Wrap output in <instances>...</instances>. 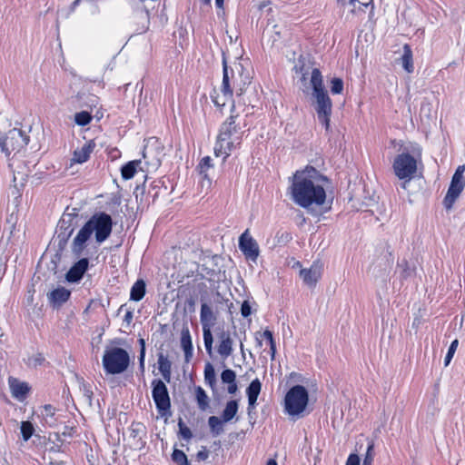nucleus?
Instances as JSON below:
<instances>
[{"mask_svg":"<svg viewBox=\"0 0 465 465\" xmlns=\"http://www.w3.org/2000/svg\"><path fill=\"white\" fill-rule=\"evenodd\" d=\"M322 276V265L319 262H313L309 269H302L300 277L308 286H314Z\"/></svg>","mask_w":465,"mask_h":465,"instance_id":"nucleus-19","label":"nucleus"},{"mask_svg":"<svg viewBox=\"0 0 465 465\" xmlns=\"http://www.w3.org/2000/svg\"><path fill=\"white\" fill-rule=\"evenodd\" d=\"M236 117L231 115L221 125L217 141L214 146V154L219 157L223 156V161L235 149L236 145L241 143V134L238 124H236Z\"/></svg>","mask_w":465,"mask_h":465,"instance_id":"nucleus-4","label":"nucleus"},{"mask_svg":"<svg viewBox=\"0 0 465 465\" xmlns=\"http://www.w3.org/2000/svg\"><path fill=\"white\" fill-rule=\"evenodd\" d=\"M94 147L95 143L93 140L88 141L82 147L74 150L72 161L76 163H85L90 158V154L94 151Z\"/></svg>","mask_w":465,"mask_h":465,"instance_id":"nucleus-22","label":"nucleus"},{"mask_svg":"<svg viewBox=\"0 0 465 465\" xmlns=\"http://www.w3.org/2000/svg\"><path fill=\"white\" fill-rule=\"evenodd\" d=\"M262 336L268 341L269 344L272 343V342H275L274 339H273L272 332L271 331H269V330H265L263 331V333L262 334Z\"/></svg>","mask_w":465,"mask_h":465,"instance_id":"nucleus-51","label":"nucleus"},{"mask_svg":"<svg viewBox=\"0 0 465 465\" xmlns=\"http://www.w3.org/2000/svg\"><path fill=\"white\" fill-rule=\"evenodd\" d=\"M80 390L83 392V395L85 397V399L88 401L89 403H91L92 397H93V391L91 390L90 385L83 382L80 385Z\"/></svg>","mask_w":465,"mask_h":465,"instance_id":"nucleus-44","label":"nucleus"},{"mask_svg":"<svg viewBox=\"0 0 465 465\" xmlns=\"http://www.w3.org/2000/svg\"><path fill=\"white\" fill-rule=\"evenodd\" d=\"M200 321L203 326V336L204 347L207 353L213 354V337L212 334V327L215 324L216 316L213 309L207 304L203 303L201 306Z\"/></svg>","mask_w":465,"mask_h":465,"instance_id":"nucleus-11","label":"nucleus"},{"mask_svg":"<svg viewBox=\"0 0 465 465\" xmlns=\"http://www.w3.org/2000/svg\"><path fill=\"white\" fill-rule=\"evenodd\" d=\"M164 154V147L158 138L150 137L145 140L143 157L146 160L148 165L153 168L159 167Z\"/></svg>","mask_w":465,"mask_h":465,"instance_id":"nucleus-12","label":"nucleus"},{"mask_svg":"<svg viewBox=\"0 0 465 465\" xmlns=\"http://www.w3.org/2000/svg\"><path fill=\"white\" fill-rule=\"evenodd\" d=\"M327 181V178L312 166L296 171L291 186L292 201L312 213L313 206H321L325 203L324 185Z\"/></svg>","mask_w":465,"mask_h":465,"instance_id":"nucleus-1","label":"nucleus"},{"mask_svg":"<svg viewBox=\"0 0 465 465\" xmlns=\"http://www.w3.org/2000/svg\"><path fill=\"white\" fill-rule=\"evenodd\" d=\"M45 360V357L42 354L38 353L29 358V364L33 365L34 367H37L39 365H42Z\"/></svg>","mask_w":465,"mask_h":465,"instance_id":"nucleus-45","label":"nucleus"},{"mask_svg":"<svg viewBox=\"0 0 465 465\" xmlns=\"http://www.w3.org/2000/svg\"><path fill=\"white\" fill-rule=\"evenodd\" d=\"M401 65L404 70L408 73H412L414 70L413 61H412V51L409 45L405 44L403 45V54L401 55Z\"/></svg>","mask_w":465,"mask_h":465,"instance_id":"nucleus-28","label":"nucleus"},{"mask_svg":"<svg viewBox=\"0 0 465 465\" xmlns=\"http://www.w3.org/2000/svg\"><path fill=\"white\" fill-rule=\"evenodd\" d=\"M195 397L199 409L205 411L209 406V398L202 387L195 389Z\"/></svg>","mask_w":465,"mask_h":465,"instance_id":"nucleus-32","label":"nucleus"},{"mask_svg":"<svg viewBox=\"0 0 465 465\" xmlns=\"http://www.w3.org/2000/svg\"><path fill=\"white\" fill-rule=\"evenodd\" d=\"M392 262L387 259L377 260L370 267L371 275L376 279L385 280L391 269Z\"/></svg>","mask_w":465,"mask_h":465,"instance_id":"nucleus-20","label":"nucleus"},{"mask_svg":"<svg viewBox=\"0 0 465 465\" xmlns=\"http://www.w3.org/2000/svg\"><path fill=\"white\" fill-rule=\"evenodd\" d=\"M270 351H271L272 360H273L275 357V353H276L275 342L270 343Z\"/></svg>","mask_w":465,"mask_h":465,"instance_id":"nucleus-57","label":"nucleus"},{"mask_svg":"<svg viewBox=\"0 0 465 465\" xmlns=\"http://www.w3.org/2000/svg\"><path fill=\"white\" fill-rule=\"evenodd\" d=\"M345 465H360V457L355 453L350 454Z\"/></svg>","mask_w":465,"mask_h":465,"instance_id":"nucleus-47","label":"nucleus"},{"mask_svg":"<svg viewBox=\"0 0 465 465\" xmlns=\"http://www.w3.org/2000/svg\"><path fill=\"white\" fill-rule=\"evenodd\" d=\"M145 292V282L142 279L137 280L131 288L130 300L134 302L141 301L144 297Z\"/></svg>","mask_w":465,"mask_h":465,"instance_id":"nucleus-25","label":"nucleus"},{"mask_svg":"<svg viewBox=\"0 0 465 465\" xmlns=\"http://www.w3.org/2000/svg\"><path fill=\"white\" fill-rule=\"evenodd\" d=\"M339 3H341V5H346V0H337ZM355 3H356V0H348V4L352 5L353 7H355ZM352 13L355 12V8H353L351 10Z\"/></svg>","mask_w":465,"mask_h":465,"instance_id":"nucleus-56","label":"nucleus"},{"mask_svg":"<svg viewBox=\"0 0 465 465\" xmlns=\"http://www.w3.org/2000/svg\"><path fill=\"white\" fill-rule=\"evenodd\" d=\"M224 0H215V5L218 8H223Z\"/></svg>","mask_w":465,"mask_h":465,"instance_id":"nucleus-61","label":"nucleus"},{"mask_svg":"<svg viewBox=\"0 0 465 465\" xmlns=\"http://www.w3.org/2000/svg\"><path fill=\"white\" fill-rule=\"evenodd\" d=\"M248 397V411L253 410L257 404L258 397L247 396Z\"/></svg>","mask_w":465,"mask_h":465,"instance_id":"nucleus-49","label":"nucleus"},{"mask_svg":"<svg viewBox=\"0 0 465 465\" xmlns=\"http://www.w3.org/2000/svg\"><path fill=\"white\" fill-rule=\"evenodd\" d=\"M310 82L312 88L314 109L318 121L324 126L326 131H329L332 103L324 88L322 75L318 68L312 69Z\"/></svg>","mask_w":465,"mask_h":465,"instance_id":"nucleus-3","label":"nucleus"},{"mask_svg":"<svg viewBox=\"0 0 465 465\" xmlns=\"http://www.w3.org/2000/svg\"><path fill=\"white\" fill-rule=\"evenodd\" d=\"M88 258L82 256L66 272V281L69 282H78L88 270Z\"/></svg>","mask_w":465,"mask_h":465,"instance_id":"nucleus-17","label":"nucleus"},{"mask_svg":"<svg viewBox=\"0 0 465 465\" xmlns=\"http://www.w3.org/2000/svg\"><path fill=\"white\" fill-rule=\"evenodd\" d=\"M74 229H71L67 233L64 232V233H59L58 234V238H62V240L64 242H66L68 240V238L71 236L72 232H73Z\"/></svg>","mask_w":465,"mask_h":465,"instance_id":"nucleus-55","label":"nucleus"},{"mask_svg":"<svg viewBox=\"0 0 465 465\" xmlns=\"http://www.w3.org/2000/svg\"><path fill=\"white\" fill-rule=\"evenodd\" d=\"M238 390L236 381H232V383H228L227 391L230 394H234Z\"/></svg>","mask_w":465,"mask_h":465,"instance_id":"nucleus-52","label":"nucleus"},{"mask_svg":"<svg viewBox=\"0 0 465 465\" xmlns=\"http://www.w3.org/2000/svg\"><path fill=\"white\" fill-rule=\"evenodd\" d=\"M20 429H21V433H22L23 439L25 441L28 440L32 437V435L35 431L34 426L30 421H22Z\"/></svg>","mask_w":465,"mask_h":465,"instance_id":"nucleus-38","label":"nucleus"},{"mask_svg":"<svg viewBox=\"0 0 465 465\" xmlns=\"http://www.w3.org/2000/svg\"><path fill=\"white\" fill-rule=\"evenodd\" d=\"M71 296V291L64 287H58L47 293V299L54 309L60 308Z\"/></svg>","mask_w":465,"mask_h":465,"instance_id":"nucleus-18","label":"nucleus"},{"mask_svg":"<svg viewBox=\"0 0 465 465\" xmlns=\"http://www.w3.org/2000/svg\"><path fill=\"white\" fill-rule=\"evenodd\" d=\"M401 180L402 181V183L401 184V188L404 189V190L407 189V186H408V184H409V183L411 182V179H407V180L406 179H401Z\"/></svg>","mask_w":465,"mask_h":465,"instance_id":"nucleus-59","label":"nucleus"},{"mask_svg":"<svg viewBox=\"0 0 465 465\" xmlns=\"http://www.w3.org/2000/svg\"><path fill=\"white\" fill-rule=\"evenodd\" d=\"M139 343L141 345V349L145 350V341H144V340L143 339H140L139 340Z\"/></svg>","mask_w":465,"mask_h":465,"instance_id":"nucleus-63","label":"nucleus"},{"mask_svg":"<svg viewBox=\"0 0 465 465\" xmlns=\"http://www.w3.org/2000/svg\"><path fill=\"white\" fill-rule=\"evenodd\" d=\"M197 170L203 180V183L210 186L212 183L210 171H213V159L210 156H204L197 165Z\"/></svg>","mask_w":465,"mask_h":465,"instance_id":"nucleus-23","label":"nucleus"},{"mask_svg":"<svg viewBox=\"0 0 465 465\" xmlns=\"http://www.w3.org/2000/svg\"><path fill=\"white\" fill-rule=\"evenodd\" d=\"M465 172V164L459 165L452 175L453 178L464 179L463 173Z\"/></svg>","mask_w":465,"mask_h":465,"instance_id":"nucleus-48","label":"nucleus"},{"mask_svg":"<svg viewBox=\"0 0 465 465\" xmlns=\"http://www.w3.org/2000/svg\"><path fill=\"white\" fill-rule=\"evenodd\" d=\"M138 431H139V429H138V428H136V429H134H134H132V435H133L134 437H135V436H136V433H137Z\"/></svg>","mask_w":465,"mask_h":465,"instance_id":"nucleus-64","label":"nucleus"},{"mask_svg":"<svg viewBox=\"0 0 465 465\" xmlns=\"http://www.w3.org/2000/svg\"><path fill=\"white\" fill-rule=\"evenodd\" d=\"M181 346L184 351L185 360L188 361L193 356V342L188 329L182 331Z\"/></svg>","mask_w":465,"mask_h":465,"instance_id":"nucleus-27","label":"nucleus"},{"mask_svg":"<svg viewBox=\"0 0 465 465\" xmlns=\"http://www.w3.org/2000/svg\"><path fill=\"white\" fill-rule=\"evenodd\" d=\"M421 159V149L413 147L411 153L403 151L397 154L392 163L394 174L399 179H413L418 170V163Z\"/></svg>","mask_w":465,"mask_h":465,"instance_id":"nucleus-5","label":"nucleus"},{"mask_svg":"<svg viewBox=\"0 0 465 465\" xmlns=\"http://www.w3.org/2000/svg\"><path fill=\"white\" fill-rule=\"evenodd\" d=\"M196 456L199 460H205L208 458V452L205 450H200Z\"/></svg>","mask_w":465,"mask_h":465,"instance_id":"nucleus-54","label":"nucleus"},{"mask_svg":"<svg viewBox=\"0 0 465 465\" xmlns=\"http://www.w3.org/2000/svg\"><path fill=\"white\" fill-rule=\"evenodd\" d=\"M55 412L56 409L51 404H46L42 409L41 415L49 426H53L55 422Z\"/></svg>","mask_w":465,"mask_h":465,"instance_id":"nucleus-31","label":"nucleus"},{"mask_svg":"<svg viewBox=\"0 0 465 465\" xmlns=\"http://www.w3.org/2000/svg\"><path fill=\"white\" fill-rule=\"evenodd\" d=\"M239 404L236 400L229 401L222 413V419L223 422L231 421L238 412Z\"/></svg>","mask_w":465,"mask_h":465,"instance_id":"nucleus-26","label":"nucleus"},{"mask_svg":"<svg viewBox=\"0 0 465 465\" xmlns=\"http://www.w3.org/2000/svg\"><path fill=\"white\" fill-rule=\"evenodd\" d=\"M93 117L87 111H81L74 114V123L80 126H85L90 124Z\"/></svg>","mask_w":465,"mask_h":465,"instance_id":"nucleus-34","label":"nucleus"},{"mask_svg":"<svg viewBox=\"0 0 465 465\" xmlns=\"http://www.w3.org/2000/svg\"><path fill=\"white\" fill-rule=\"evenodd\" d=\"M331 91L334 94H339L343 90V82L341 78H333L331 80Z\"/></svg>","mask_w":465,"mask_h":465,"instance_id":"nucleus-43","label":"nucleus"},{"mask_svg":"<svg viewBox=\"0 0 465 465\" xmlns=\"http://www.w3.org/2000/svg\"><path fill=\"white\" fill-rule=\"evenodd\" d=\"M172 460L178 465H191L185 453L178 449H174L172 453Z\"/></svg>","mask_w":465,"mask_h":465,"instance_id":"nucleus-35","label":"nucleus"},{"mask_svg":"<svg viewBox=\"0 0 465 465\" xmlns=\"http://www.w3.org/2000/svg\"><path fill=\"white\" fill-rule=\"evenodd\" d=\"M413 270L409 267L406 260H402L401 262H398V272L401 279L409 278Z\"/></svg>","mask_w":465,"mask_h":465,"instance_id":"nucleus-37","label":"nucleus"},{"mask_svg":"<svg viewBox=\"0 0 465 465\" xmlns=\"http://www.w3.org/2000/svg\"><path fill=\"white\" fill-rule=\"evenodd\" d=\"M29 140V136L22 130L14 128L9 130L4 137H0V149L8 156L12 152H19L25 147Z\"/></svg>","mask_w":465,"mask_h":465,"instance_id":"nucleus-10","label":"nucleus"},{"mask_svg":"<svg viewBox=\"0 0 465 465\" xmlns=\"http://www.w3.org/2000/svg\"><path fill=\"white\" fill-rule=\"evenodd\" d=\"M223 75L221 88L223 94L220 95L216 90L210 94L213 103L217 107L224 106L226 102L232 99L233 93L238 97L243 95L252 83L249 73L244 72L241 64H235L233 67H228L225 58H223Z\"/></svg>","mask_w":465,"mask_h":465,"instance_id":"nucleus-2","label":"nucleus"},{"mask_svg":"<svg viewBox=\"0 0 465 465\" xmlns=\"http://www.w3.org/2000/svg\"><path fill=\"white\" fill-rule=\"evenodd\" d=\"M97 100H98V98H97L95 95H92V96L90 97L91 104H92L93 106H95V105H96V104H97Z\"/></svg>","mask_w":465,"mask_h":465,"instance_id":"nucleus-60","label":"nucleus"},{"mask_svg":"<svg viewBox=\"0 0 465 465\" xmlns=\"http://www.w3.org/2000/svg\"><path fill=\"white\" fill-rule=\"evenodd\" d=\"M152 397L156 410L161 417L168 418L171 416V399L168 388L163 381L154 379L151 382Z\"/></svg>","mask_w":465,"mask_h":465,"instance_id":"nucleus-9","label":"nucleus"},{"mask_svg":"<svg viewBox=\"0 0 465 465\" xmlns=\"http://www.w3.org/2000/svg\"><path fill=\"white\" fill-rule=\"evenodd\" d=\"M266 465H277V462L275 460L273 459H270L268 461H267V464Z\"/></svg>","mask_w":465,"mask_h":465,"instance_id":"nucleus-62","label":"nucleus"},{"mask_svg":"<svg viewBox=\"0 0 465 465\" xmlns=\"http://www.w3.org/2000/svg\"><path fill=\"white\" fill-rule=\"evenodd\" d=\"M221 380L223 383H232V381H236V373L231 369H226L223 371Z\"/></svg>","mask_w":465,"mask_h":465,"instance_id":"nucleus-40","label":"nucleus"},{"mask_svg":"<svg viewBox=\"0 0 465 465\" xmlns=\"http://www.w3.org/2000/svg\"><path fill=\"white\" fill-rule=\"evenodd\" d=\"M219 344L217 346V352L223 360H226L233 352V340L230 331H221L218 335Z\"/></svg>","mask_w":465,"mask_h":465,"instance_id":"nucleus-16","label":"nucleus"},{"mask_svg":"<svg viewBox=\"0 0 465 465\" xmlns=\"http://www.w3.org/2000/svg\"><path fill=\"white\" fill-rule=\"evenodd\" d=\"M239 249L247 260L256 262L260 254L257 242L250 235L249 230H245L239 237Z\"/></svg>","mask_w":465,"mask_h":465,"instance_id":"nucleus-13","label":"nucleus"},{"mask_svg":"<svg viewBox=\"0 0 465 465\" xmlns=\"http://www.w3.org/2000/svg\"><path fill=\"white\" fill-rule=\"evenodd\" d=\"M130 363L128 352L119 347L105 350L103 356V366L107 374H120L125 371Z\"/></svg>","mask_w":465,"mask_h":465,"instance_id":"nucleus-7","label":"nucleus"},{"mask_svg":"<svg viewBox=\"0 0 465 465\" xmlns=\"http://www.w3.org/2000/svg\"><path fill=\"white\" fill-rule=\"evenodd\" d=\"M251 313H252L251 305L248 301H244L241 306V314L242 317L246 318V317L250 316Z\"/></svg>","mask_w":465,"mask_h":465,"instance_id":"nucleus-46","label":"nucleus"},{"mask_svg":"<svg viewBox=\"0 0 465 465\" xmlns=\"http://www.w3.org/2000/svg\"><path fill=\"white\" fill-rule=\"evenodd\" d=\"M465 187V179L451 178L448 192L444 197L443 204L450 210Z\"/></svg>","mask_w":465,"mask_h":465,"instance_id":"nucleus-15","label":"nucleus"},{"mask_svg":"<svg viewBox=\"0 0 465 465\" xmlns=\"http://www.w3.org/2000/svg\"><path fill=\"white\" fill-rule=\"evenodd\" d=\"M204 380L212 389H214L216 385V376L213 366L208 362L204 368Z\"/></svg>","mask_w":465,"mask_h":465,"instance_id":"nucleus-33","label":"nucleus"},{"mask_svg":"<svg viewBox=\"0 0 465 465\" xmlns=\"http://www.w3.org/2000/svg\"><path fill=\"white\" fill-rule=\"evenodd\" d=\"M84 227L90 232L91 236L93 233L94 234L95 242L100 245L105 242L112 233L113 219L108 213L98 212L90 217L84 224Z\"/></svg>","mask_w":465,"mask_h":465,"instance_id":"nucleus-6","label":"nucleus"},{"mask_svg":"<svg viewBox=\"0 0 465 465\" xmlns=\"http://www.w3.org/2000/svg\"><path fill=\"white\" fill-rule=\"evenodd\" d=\"M223 421L222 418L216 416L209 417L208 425L213 436H219L221 433L223 432Z\"/></svg>","mask_w":465,"mask_h":465,"instance_id":"nucleus-30","label":"nucleus"},{"mask_svg":"<svg viewBox=\"0 0 465 465\" xmlns=\"http://www.w3.org/2000/svg\"><path fill=\"white\" fill-rule=\"evenodd\" d=\"M458 344H459V341L456 339L454 340L450 347H449V350H448V352L445 356V359H444V364L445 366H448L451 361V359L453 358L454 354H455V351L458 348Z\"/></svg>","mask_w":465,"mask_h":465,"instance_id":"nucleus-41","label":"nucleus"},{"mask_svg":"<svg viewBox=\"0 0 465 465\" xmlns=\"http://www.w3.org/2000/svg\"><path fill=\"white\" fill-rule=\"evenodd\" d=\"M141 164V160L130 161L121 168V174L124 180L132 179L136 173L137 168Z\"/></svg>","mask_w":465,"mask_h":465,"instance_id":"nucleus-29","label":"nucleus"},{"mask_svg":"<svg viewBox=\"0 0 465 465\" xmlns=\"http://www.w3.org/2000/svg\"><path fill=\"white\" fill-rule=\"evenodd\" d=\"M262 390V383L258 378L252 381L246 389L247 396L259 397Z\"/></svg>","mask_w":465,"mask_h":465,"instance_id":"nucleus-36","label":"nucleus"},{"mask_svg":"<svg viewBox=\"0 0 465 465\" xmlns=\"http://www.w3.org/2000/svg\"><path fill=\"white\" fill-rule=\"evenodd\" d=\"M373 459H374V443L372 441H371L368 444L365 457L363 460V463L371 465Z\"/></svg>","mask_w":465,"mask_h":465,"instance_id":"nucleus-42","label":"nucleus"},{"mask_svg":"<svg viewBox=\"0 0 465 465\" xmlns=\"http://www.w3.org/2000/svg\"><path fill=\"white\" fill-rule=\"evenodd\" d=\"M8 382L12 396L18 401H24L30 391L28 383L15 378H9Z\"/></svg>","mask_w":465,"mask_h":465,"instance_id":"nucleus-21","label":"nucleus"},{"mask_svg":"<svg viewBox=\"0 0 465 465\" xmlns=\"http://www.w3.org/2000/svg\"><path fill=\"white\" fill-rule=\"evenodd\" d=\"M356 2L359 3L361 6L368 7L371 5V8H373V0H356Z\"/></svg>","mask_w":465,"mask_h":465,"instance_id":"nucleus-53","label":"nucleus"},{"mask_svg":"<svg viewBox=\"0 0 465 465\" xmlns=\"http://www.w3.org/2000/svg\"><path fill=\"white\" fill-rule=\"evenodd\" d=\"M309 401V394L302 385L292 387L285 395L284 408L290 416H300L305 411Z\"/></svg>","mask_w":465,"mask_h":465,"instance_id":"nucleus-8","label":"nucleus"},{"mask_svg":"<svg viewBox=\"0 0 465 465\" xmlns=\"http://www.w3.org/2000/svg\"><path fill=\"white\" fill-rule=\"evenodd\" d=\"M91 237L90 232L84 226L79 230L71 244V252L75 257L87 255L86 248Z\"/></svg>","mask_w":465,"mask_h":465,"instance_id":"nucleus-14","label":"nucleus"},{"mask_svg":"<svg viewBox=\"0 0 465 465\" xmlns=\"http://www.w3.org/2000/svg\"><path fill=\"white\" fill-rule=\"evenodd\" d=\"M157 363L163 379L170 382L172 377V362L168 359V356L164 355L163 352L158 353Z\"/></svg>","mask_w":465,"mask_h":465,"instance_id":"nucleus-24","label":"nucleus"},{"mask_svg":"<svg viewBox=\"0 0 465 465\" xmlns=\"http://www.w3.org/2000/svg\"><path fill=\"white\" fill-rule=\"evenodd\" d=\"M144 359H145V350L141 349L138 360H139V367L143 371H144Z\"/></svg>","mask_w":465,"mask_h":465,"instance_id":"nucleus-50","label":"nucleus"},{"mask_svg":"<svg viewBox=\"0 0 465 465\" xmlns=\"http://www.w3.org/2000/svg\"><path fill=\"white\" fill-rule=\"evenodd\" d=\"M178 427H179V436L185 440H190L192 438H193V433H192V430H190V428H188L182 418L179 419L178 420Z\"/></svg>","mask_w":465,"mask_h":465,"instance_id":"nucleus-39","label":"nucleus"},{"mask_svg":"<svg viewBox=\"0 0 465 465\" xmlns=\"http://www.w3.org/2000/svg\"><path fill=\"white\" fill-rule=\"evenodd\" d=\"M133 319V312H127L124 315V322H130Z\"/></svg>","mask_w":465,"mask_h":465,"instance_id":"nucleus-58","label":"nucleus"}]
</instances>
